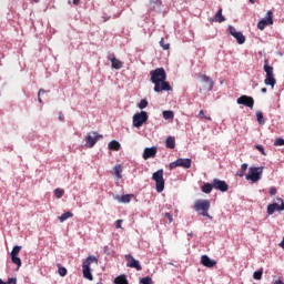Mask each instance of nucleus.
<instances>
[{
    "label": "nucleus",
    "instance_id": "obj_1",
    "mask_svg": "<svg viewBox=\"0 0 284 284\" xmlns=\"http://www.w3.org/2000/svg\"><path fill=\"white\" fill-rule=\"evenodd\" d=\"M151 82L154 84V92H172V87L170 82L166 81L168 73L165 69L158 68L150 72Z\"/></svg>",
    "mask_w": 284,
    "mask_h": 284
},
{
    "label": "nucleus",
    "instance_id": "obj_2",
    "mask_svg": "<svg viewBox=\"0 0 284 284\" xmlns=\"http://www.w3.org/2000/svg\"><path fill=\"white\" fill-rule=\"evenodd\" d=\"M92 263H95V265L99 264V258H97V256L94 255H90L89 257H87V260L82 264L83 277L88 278V281L94 280V277L92 276V272L90 270Z\"/></svg>",
    "mask_w": 284,
    "mask_h": 284
},
{
    "label": "nucleus",
    "instance_id": "obj_3",
    "mask_svg": "<svg viewBox=\"0 0 284 284\" xmlns=\"http://www.w3.org/2000/svg\"><path fill=\"white\" fill-rule=\"evenodd\" d=\"M264 72L266 73V78L264 80L265 85H271L274 88L276 85V78H274V68L270 65V60H264Z\"/></svg>",
    "mask_w": 284,
    "mask_h": 284
},
{
    "label": "nucleus",
    "instance_id": "obj_4",
    "mask_svg": "<svg viewBox=\"0 0 284 284\" xmlns=\"http://www.w3.org/2000/svg\"><path fill=\"white\" fill-rule=\"evenodd\" d=\"M210 200H197L194 203L193 210H195V212H200L201 216L210 219Z\"/></svg>",
    "mask_w": 284,
    "mask_h": 284
},
{
    "label": "nucleus",
    "instance_id": "obj_5",
    "mask_svg": "<svg viewBox=\"0 0 284 284\" xmlns=\"http://www.w3.org/2000/svg\"><path fill=\"white\" fill-rule=\"evenodd\" d=\"M152 179L155 181V190L161 193L165 190V180L163 179V169L158 170L152 174Z\"/></svg>",
    "mask_w": 284,
    "mask_h": 284
},
{
    "label": "nucleus",
    "instance_id": "obj_6",
    "mask_svg": "<svg viewBox=\"0 0 284 284\" xmlns=\"http://www.w3.org/2000/svg\"><path fill=\"white\" fill-rule=\"evenodd\" d=\"M263 175V168L252 166L250 168V172L246 175V181H252V183H256L261 181V176Z\"/></svg>",
    "mask_w": 284,
    "mask_h": 284
},
{
    "label": "nucleus",
    "instance_id": "obj_7",
    "mask_svg": "<svg viewBox=\"0 0 284 284\" xmlns=\"http://www.w3.org/2000/svg\"><path fill=\"white\" fill-rule=\"evenodd\" d=\"M170 170H174L176 168H184L185 170H190L192 168V160L191 159H178L174 162L169 164Z\"/></svg>",
    "mask_w": 284,
    "mask_h": 284
},
{
    "label": "nucleus",
    "instance_id": "obj_8",
    "mask_svg": "<svg viewBox=\"0 0 284 284\" xmlns=\"http://www.w3.org/2000/svg\"><path fill=\"white\" fill-rule=\"evenodd\" d=\"M99 139H103V135L99 134V132L93 131V132L89 133L85 136V141H87L85 146L94 148V145H97Z\"/></svg>",
    "mask_w": 284,
    "mask_h": 284
},
{
    "label": "nucleus",
    "instance_id": "obj_9",
    "mask_svg": "<svg viewBox=\"0 0 284 284\" xmlns=\"http://www.w3.org/2000/svg\"><path fill=\"white\" fill-rule=\"evenodd\" d=\"M267 26H274V12L267 11L266 17L257 23V29L263 30Z\"/></svg>",
    "mask_w": 284,
    "mask_h": 284
},
{
    "label": "nucleus",
    "instance_id": "obj_10",
    "mask_svg": "<svg viewBox=\"0 0 284 284\" xmlns=\"http://www.w3.org/2000/svg\"><path fill=\"white\" fill-rule=\"evenodd\" d=\"M148 121V112L141 111L140 113H135L133 115V126L134 128H141L143 123Z\"/></svg>",
    "mask_w": 284,
    "mask_h": 284
},
{
    "label": "nucleus",
    "instance_id": "obj_11",
    "mask_svg": "<svg viewBox=\"0 0 284 284\" xmlns=\"http://www.w3.org/2000/svg\"><path fill=\"white\" fill-rule=\"evenodd\" d=\"M21 252V246L16 245L13 246L11 253H10V257H11V263H13V265H17L18 268L21 267V257L19 256V253Z\"/></svg>",
    "mask_w": 284,
    "mask_h": 284
},
{
    "label": "nucleus",
    "instance_id": "obj_12",
    "mask_svg": "<svg viewBox=\"0 0 284 284\" xmlns=\"http://www.w3.org/2000/svg\"><path fill=\"white\" fill-rule=\"evenodd\" d=\"M126 260V267H132L133 270H136V272H141L143 267L141 266V262L134 258L132 254H126L125 255Z\"/></svg>",
    "mask_w": 284,
    "mask_h": 284
},
{
    "label": "nucleus",
    "instance_id": "obj_13",
    "mask_svg": "<svg viewBox=\"0 0 284 284\" xmlns=\"http://www.w3.org/2000/svg\"><path fill=\"white\" fill-rule=\"evenodd\" d=\"M283 210H284L283 199H277V203H273L267 206V214L272 215L275 212H283Z\"/></svg>",
    "mask_w": 284,
    "mask_h": 284
},
{
    "label": "nucleus",
    "instance_id": "obj_14",
    "mask_svg": "<svg viewBox=\"0 0 284 284\" xmlns=\"http://www.w3.org/2000/svg\"><path fill=\"white\" fill-rule=\"evenodd\" d=\"M229 32L232 37H234V39H236L240 45H243V43H245V36H243L242 32L236 31V28L230 26Z\"/></svg>",
    "mask_w": 284,
    "mask_h": 284
},
{
    "label": "nucleus",
    "instance_id": "obj_15",
    "mask_svg": "<svg viewBox=\"0 0 284 284\" xmlns=\"http://www.w3.org/2000/svg\"><path fill=\"white\" fill-rule=\"evenodd\" d=\"M237 104L245 105L252 110V108H254V98L250 95H242L237 99Z\"/></svg>",
    "mask_w": 284,
    "mask_h": 284
},
{
    "label": "nucleus",
    "instance_id": "obj_16",
    "mask_svg": "<svg viewBox=\"0 0 284 284\" xmlns=\"http://www.w3.org/2000/svg\"><path fill=\"white\" fill-rule=\"evenodd\" d=\"M213 189L219 190L220 192H227V190H230V185L223 180L214 179Z\"/></svg>",
    "mask_w": 284,
    "mask_h": 284
},
{
    "label": "nucleus",
    "instance_id": "obj_17",
    "mask_svg": "<svg viewBox=\"0 0 284 284\" xmlns=\"http://www.w3.org/2000/svg\"><path fill=\"white\" fill-rule=\"evenodd\" d=\"M199 77L202 83H205L204 90H207V92H211V90H214V80H212V78L205 74H200Z\"/></svg>",
    "mask_w": 284,
    "mask_h": 284
},
{
    "label": "nucleus",
    "instance_id": "obj_18",
    "mask_svg": "<svg viewBox=\"0 0 284 284\" xmlns=\"http://www.w3.org/2000/svg\"><path fill=\"white\" fill-rule=\"evenodd\" d=\"M156 146L145 148L142 156L144 161H148V159H154V156H156Z\"/></svg>",
    "mask_w": 284,
    "mask_h": 284
},
{
    "label": "nucleus",
    "instance_id": "obj_19",
    "mask_svg": "<svg viewBox=\"0 0 284 284\" xmlns=\"http://www.w3.org/2000/svg\"><path fill=\"white\" fill-rule=\"evenodd\" d=\"M108 59L111 61V68H113V70H121V68H123V62L114 58V55H109Z\"/></svg>",
    "mask_w": 284,
    "mask_h": 284
},
{
    "label": "nucleus",
    "instance_id": "obj_20",
    "mask_svg": "<svg viewBox=\"0 0 284 284\" xmlns=\"http://www.w3.org/2000/svg\"><path fill=\"white\" fill-rule=\"evenodd\" d=\"M201 263L204 265V267H214V265H216V262L211 260L207 255H202Z\"/></svg>",
    "mask_w": 284,
    "mask_h": 284
},
{
    "label": "nucleus",
    "instance_id": "obj_21",
    "mask_svg": "<svg viewBox=\"0 0 284 284\" xmlns=\"http://www.w3.org/2000/svg\"><path fill=\"white\" fill-rule=\"evenodd\" d=\"M211 21H214L215 23H223V21H225V17H223V9H220Z\"/></svg>",
    "mask_w": 284,
    "mask_h": 284
},
{
    "label": "nucleus",
    "instance_id": "obj_22",
    "mask_svg": "<svg viewBox=\"0 0 284 284\" xmlns=\"http://www.w3.org/2000/svg\"><path fill=\"white\" fill-rule=\"evenodd\" d=\"M165 145L169 150H174L176 148V140L172 136L166 138Z\"/></svg>",
    "mask_w": 284,
    "mask_h": 284
},
{
    "label": "nucleus",
    "instance_id": "obj_23",
    "mask_svg": "<svg viewBox=\"0 0 284 284\" xmlns=\"http://www.w3.org/2000/svg\"><path fill=\"white\" fill-rule=\"evenodd\" d=\"M109 150H113L114 152H119V150H121V143H119V141H116V140H112L109 143Z\"/></svg>",
    "mask_w": 284,
    "mask_h": 284
},
{
    "label": "nucleus",
    "instance_id": "obj_24",
    "mask_svg": "<svg viewBox=\"0 0 284 284\" xmlns=\"http://www.w3.org/2000/svg\"><path fill=\"white\" fill-rule=\"evenodd\" d=\"M114 284H130L125 274L119 275L114 278Z\"/></svg>",
    "mask_w": 284,
    "mask_h": 284
},
{
    "label": "nucleus",
    "instance_id": "obj_25",
    "mask_svg": "<svg viewBox=\"0 0 284 284\" xmlns=\"http://www.w3.org/2000/svg\"><path fill=\"white\" fill-rule=\"evenodd\" d=\"M202 192H204V194H210L212 192V190H214V183L212 182V184L210 183H205L202 187H201Z\"/></svg>",
    "mask_w": 284,
    "mask_h": 284
},
{
    "label": "nucleus",
    "instance_id": "obj_26",
    "mask_svg": "<svg viewBox=\"0 0 284 284\" xmlns=\"http://www.w3.org/2000/svg\"><path fill=\"white\" fill-rule=\"evenodd\" d=\"M74 216V213L72 212H65L61 216H59L60 223H64V221H68V219H72Z\"/></svg>",
    "mask_w": 284,
    "mask_h": 284
},
{
    "label": "nucleus",
    "instance_id": "obj_27",
    "mask_svg": "<svg viewBox=\"0 0 284 284\" xmlns=\"http://www.w3.org/2000/svg\"><path fill=\"white\" fill-rule=\"evenodd\" d=\"M163 119L170 121V119H174V111H163L162 112Z\"/></svg>",
    "mask_w": 284,
    "mask_h": 284
},
{
    "label": "nucleus",
    "instance_id": "obj_28",
    "mask_svg": "<svg viewBox=\"0 0 284 284\" xmlns=\"http://www.w3.org/2000/svg\"><path fill=\"white\" fill-rule=\"evenodd\" d=\"M253 278L255 281H261V278H263V268H260L258 271H255L253 273Z\"/></svg>",
    "mask_w": 284,
    "mask_h": 284
},
{
    "label": "nucleus",
    "instance_id": "obj_29",
    "mask_svg": "<svg viewBox=\"0 0 284 284\" xmlns=\"http://www.w3.org/2000/svg\"><path fill=\"white\" fill-rule=\"evenodd\" d=\"M256 119L260 125H265V118H263V112L261 111L256 112Z\"/></svg>",
    "mask_w": 284,
    "mask_h": 284
},
{
    "label": "nucleus",
    "instance_id": "obj_30",
    "mask_svg": "<svg viewBox=\"0 0 284 284\" xmlns=\"http://www.w3.org/2000/svg\"><path fill=\"white\" fill-rule=\"evenodd\" d=\"M245 172H247V163L241 165V172H237V176L243 178L245 176Z\"/></svg>",
    "mask_w": 284,
    "mask_h": 284
},
{
    "label": "nucleus",
    "instance_id": "obj_31",
    "mask_svg": "<svg viewBox=\"0 0 284 284\" xmlns=\"http://www.w3.org/2000/svg\"><path fill=\"white\" fill-rule=\"evenodd\" d=\"M63 194H65V191L63 189H55L54 190L55 199H63Z\"/></svg>",
    "mask_w": 284,
    "mask_h": 284
},
{
    "label": "nucleus",
    "instance_id": "obj_32",
    "mask_svg": "<svg viewBox=\"0 0 284 284\" xmlns=\"http://www.w3.org/2000/svg\"><path fill=\"white\" fill-rule=\"evenodd\" d=\"M132 194H126V195H122L120 199L121 203H130V201H132Z\"/></svg>",
    "mask_w": 284,
    "mask_h": 284
},
{
    "label": "nucleus",
    "instance_id": "obj_33",
    "mask_svg": "<svg viewBox=\"0 0 284 284\" xmlns=\"http://www.w3.org/2000/svg\"><path fill=\"white\" fill-rule=\"evenodd\" d=\"M58 274H60V276H68V270L61 265L58 264Z\"/></svg>",
    "mask_w": 284,
    "mask_h": 284
},
{
    "label": "nucleus",
    "instance_id": "obj_34",
    "mask_svg": "<svg viewBox=\"0 0 284 284\" xmlns=\"http://www.w3.org/2000/svg\"><path fill=\"white\" fill-rule=\"evenodd\" d=\"M160 45L163 50H168L170 48V43L169 42H165V39L162 38L161 41H160Z\"/></svg>",
    "mask_w": 284,
    "mask_h": 284
},
{
    "label": "nucleus",
    "instance_id": "obj_35",
    "mask_svg": "<svg viewBox=\"0 0 284 284\" xmlns=\"http://www.w3.org/2000/svg\"><path fill=\"white\" fill-rule=\"evenodd\" d=\"M140 283H141V284H153L152 277H150V276L142 277V278L140 280Z\"/></svg>",
    "mask_w": 284,
    "mask_h": 284
},
{
    "label": "nucleus",
    "instance_id": "obj_36",
    "mask_svg": "<svg viewBox=\"0 0 284 284\" xmlns=\"http://www.w3.org/2000/svg\"><path fill=\"white\" fill-rule=\"evenodd\" d=\"M121 172H122L121 165H115V166H114V174H115V176H116L118 179H121Z\"/></svg>",
    "mask_w": 284,
    "mask_h": 284
},
{
    "label": "nucleus",
    "instance_id": "obj_37",
    "mask_svg": "<svg viewBox=\"0 0 284 284\" xmlns=\"http://www.w3.org/2000/svg\"><path fill=\"white\" fill-rule=\"evenodd\" d=\"M139 108L140 110H145V108H148V100L145 99L141 100L139 103Z\"/></svg>",
    "mask_w": 284,
    "mask_h": 284
},
{
    "label": "nucleus",
    "instance_id": "obj_38",
    "mask_svg": "<svg viewBox=\"0 0 284 284\" xmlns=\"http://www.w3.org/2000/svg\"><path fill=\"white\" fill-rule=\"evenodd\" d=\"M197 116L199 119H205L206 121H212V118L205 116V112H203V110L199 112Z\"/></svg>",
    "mask_w": 284,
    "mask_h": 284
},
{
    "label": "nucleus",
    "instance_id": "obj_39",
    "mask_svg": "<svg viewBox=\"0 0 284 284\" xmlns=\"http://www.w3.org/2000/svg\"><path fill=\"white\" fill-rule=\"evenodd\" d=\"M274 145H275V148H278V146H281V145H284V139H283V138L276 139V140L274 141Z\"/></svg>",
    "mask_w": 284,
    "mask_h": 284
},
{
    "label": "nucleus",
    "instance_id": "obj_40",
    "mask_svg": "<svg viewBox=\"0 0 284 284\" xmlns=\"http://www.w3.org/2000/svg\"><path fill=\"white\" fill-rule=\"evenodd\" d=\"M41 94H45V91L43 89H40L38 92V101L39 103H43V100H41Z\"/></svg>",
    "mask_w": 284,
    "mask_h": 284
},
{
    "label": "nucleus",
    "instance_id": "obj_41",
    "mask_svg": "<svg viewBox=\"0 0 284 284\" xmlns=\"http://www.w3.org/2000/svg\"><path fill=\"white\" fill-rule=\"evenodd\" d=\"M255 148H256V150H258V152H261L264 156L266 155V154H265V149L263 148V145L257 144Z\"/></svg>",
    "mask_w": 284,
    "mask_h": 284
},
{
    "label": "nucleus",
    "instance_id": "obj_42",
    "mask_svg": "<svg viewBox=\"0 0 284 284\" xmlns=\"http://www.w3.org/2000/svg\"><path fill=\"white\" fill-rule=\"evenodd\" d=\"M165 219L169 220V223H172V221H173L172 214H170V213H165Z\"/></svg>",
    "mask_w": 284,
    "mask_h": 284
},
{
    "label": "nucleus",
    "instance_id": "obj_43",
    "mask_svg": "<svg viewBox=\"0 0 284 284\" xmlns=\"http://www.w3.org/2000/svg\"><path fill=\"white\" fill-rule=\"evenodd\" d=\"M121 223H123V220H116L115 227L121 229Z\"/></svg>",
    "mask_w": 284,
    "mask_h": 284
},
{
    "label": "nucleus",
    "instance_id": "obj_44",
    "mask_svg": "<svg viewBox=\"0 0 284 284\" xmlns=\"http://www.w3.org/2000/svg\"><path fill=\"white\" fill-rule=\"evenodd\" d=\"M273 284H284L283 280L278 278L273 281Z\"/></svg>",
    "mask_w": 284,
    "mask_h": 284
},
{
    "label": "nucleus",
    "instance_id": "obj_45",
    "mask_svg": "<svg viewBox=\"0 0 284 284\" xmlns=\"http://www.w3.org/2000/svg\"><path fill=\"white\" fill-rule=\"evenodd\" d=\"M270 194H272L274 196V194H276V189H271Z\"/></svg>",
    "mask_w": 284,
    "mask_h": 284
},
{
    "label": "nucleus",
    "instance_id": "obj_46",
    "mask_svg": "<svg viewBox=\"0 0 284 284\" xmlns=\"http://www.w3.org/2000/svg\"><path fill=\"white\" fill-rule=\"evenodd\" d=\"M79 1H80V0H73V1H72L73 6H79Z\"/></svg>",
    "mask_w": 284,
    "mask_h": 284
},
{
    "label": "nucleus",
    "instance_id": "obj_47",
    "mask_svg": "<svg viewBox=\"0 0 284 284\" xmlns=\"http://www.w3.org/2000/svg\"><path fill=\"white\" fill-rule=\"evenodd\" d=\"M280 247H282L284 250V237H283L282 242L280 243Z\"/></svg>",
    "mask_w": 284,
    "mask_h": 284
},
{
    "label": "nucleus",
    "instance_id": "obj_48",
    "mask_svg": "<svg viewBox=\"0 0 284 284\" xmlns=\"http://www.w3.org/2000/svg\"><path fill=\"white\" fill-rule=\"evenodd\" d=\"M261 92H263L265 94V92H267V88H262Z\"/></svg>",
    "mask_w": 284,
    "mask_h": 284
},
{
    "label": "nucleus",
    "instance_id": "obj_49",
    "mask_svg": "<svg viewBox=\"0 0 284 284\" xmlns=\"http://www.w3.org/2000/svg\"><path fill=\"white\" fill-rule=\"evenodd\" d=\"M59 120L63 121V118L61 116V112L59 113Z\"/></svg>",
    "mask_w": 284,
    "mask_h": 284
},
{
    "label": "nucleus",
    "instance_id": "obj_50",
    "mask_svg": "<svg viewBox=\"0 0 284 284\" xmlns=\"http://www.w3.org/2000/svg\"><path fill=\"white\" fill-rule=\"evenodd\" d=\"M0 284H6V282H3V280H0Z\"/></svg>",
    "mask_w": 284,
    "mask_h": 284
},
{
    "label": "nucleus",
    "instance_id": "obj_51",
    "mask_svg": "<svg viewBox=\"0 0 284 284\" xmlns=\"http://www.w3.org/2000/svg\"><path fill=\"white\" fill-rule=\"evenodd\" d=\"M34 1V3H39V0H33Z\"/></svg>",
    "mask_w": 284,
    "mask_h": 284
},
{
    "label": "nucleus",
    "instance_id": "obj_52",
    "mask_svg": "<svg viewBox=\"0 0 284 284\" xmlns=\"http://www.w3.org/2000/svg\"><path fill=\"white\" fill-rule=\"evenodd\" d=\"M250 1V3H254V0H248Z\"/></svg>",
    "mask_w": 284,
    "mask_h": 284
}]
</instances>
